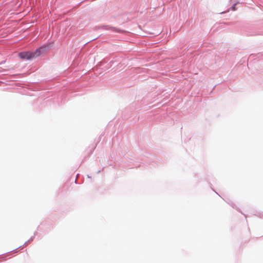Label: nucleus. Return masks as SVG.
<instances>
[{
    "mask_svg": "<svg viewBox=\"0 0 263 263\" xmlns=\"http://www.w3.org/2000/svg\"><path fill=\"white\" fill-rule=\"evenodd\" d=\"M45 48L44 47L40 48L34 52H22L19 53V57L23 60H29L39 56L41 53L44 52Z\"/></svg>",
    "mask_w": 263,
    "mask_h": 263,
    "instance_id": "f257e3e1",
    "label": "nucleus"
}]
</instances>
